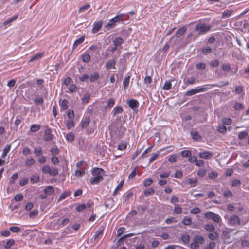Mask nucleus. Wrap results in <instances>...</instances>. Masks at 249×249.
Segmentation results:
<instances>
[{"instance_id": "obj_5", "label": "nucleus", "mask_w": 249, "mask_h": 249, "mask_svg": "<svg viewBox=\"0 0 249 249\" xmlns=\"http://www.w3.org/2000/svg\"><path fill=\"white\" fill-rule=\"evenodd\" d=\"M229 223L231 225H240V221L239 217L237 215L231 216L229 221Z\"/></svg>"}, {"instance_id": "obj_41", "label": "nucleus", "mask_w": 249, "mask_h": 249, "mask_svg": "<svg viewBox=\"0 0 249 249\" xmlns=\"http://www.w3.org/2000/svg\"><path fill=\"white\" fill-rule=\"evenodd\" d=\"M35 160L33 158H30L29 159H28L26 162H25V165L27 166H29L30 165H32L35 163Z\"/></svg>"}, {"instance_id": "obj_51", "label": "nucleus", "mask_w": 249, "mask_h": 249, "mask_svg": "<svg viewBox=\"0 0 249 249\" xmlns=\"http://www.w3.org/2000/svg\"><path fill=\"white\" fill-rule=\"evenodd\" d=\"M202 53L204 55H206L207 54L210 53L211 52V49L209 47H206V48H204L202 49Z\"/></svg>"}, {"instance_id": "obj_33", "label": "nucleus", "mask_w": 249, "mask_h": 249, "mask_svg": "<svg viewBox=\"0 0 249 249\" xmlns=\"http://www.w3.org/2000/svg\"><path fill=\"white\" fill-rule=\"evenodd\" d=\"M34 153L36 156L42 155V151L40 147H36L34 149Z\"/></svg>"}, {"instance_id": "obj_53", "label": "nucleus", "mask_w": 249, "mask_h": 249, "mask_svg": "<svg viewBox=\"0 0 249 249\" xmlns=\"http://www.w3.org/2000/svg\"><path fill=\"white\" fill-rule=\"evenodd\" d=\"M90 99V95L86 94L84 95V97L82 99V101L84 103H87L89 102Z\"/></svg>"}, {"instance_id": "obj_58", "label": "nucleus", "mask_w": 249, "mask_h": 249, "mask_svg": "<svg viewBox=\"0 0 249 249\" xmlns=\"http://www.w3.org/2000/svg\"><path fill=\"white\" fill-rule=\"evenodd\" d=\"M10 230L14 233H17L20 231V229L18 227H11Z\"/></svg>"}, {"instance_id": "obj_49", "label": "nucleus", "mask_w": 249, "mask_h": 249, "mask_svg": "<svg viewBox=\"0 0 249 249\" xmlns=\"http://www.w3.org/2000/svg\"><path fill=\"white\" fill-rule=\"evenodd\" d=\"M188 183L191 184L192 186H194L196 185V182H197V180L196 179H188L187 180Z\"/></svg>"}, {"instance_id": "obj_9", "label": "nucleus", "mask_w": 249, "mask_h": 249, "mask_svg": "<svg viewBox=\"0 0 249 249\" xmlns=\"http://www.w3.org/2000/svg\"><path fill=\"white\" fill-rule=\"evenodd\" d=\"M205 216L208 218H212L214 221L218 222V216L212 212L205 213Z\"/></svg>"}, {"instance_id": "obj_15", "label": "nucleus", "mask_w": 249, "mask_h": 249, "mask_svg": "<svg viewBox=\"0 0 249 249\" xmlns=\"http://www.w3.org/2000/svg\"><path fill=\"white\" fill-rule=\"evenodd\" d=\"M232 13V11L230 10H227L224 11L221 15V17L223 19H226L228 18Z\"/></svg>"}, {"instance_id": "obj_26", "label": "nucleus", "mask_w": 249, "mask_h": 249, "mask_svg": "<svg viewBox=\"0 0 249 249\" xmlns=\"http://www.w3.org/2000/svg\"><path fill=\"white\" fill-rule=\"evenodd\" d=\"M40 125L39 124H33L30 127V130L32 132H35L39 130Z\"/></svg>"}, {"instance_id": "obj_64", "label": "nucleus", "mask_w": 249, "mask_h": 249, "mask_svg": "<svg viewBox=\"0 0 249 249\" xmlns=\"http://www.w3.org/2000/svg\"><path fill=\"white\" fill-rule=\"evenodd\" d=\"M152 82V78L150 76H147L144 79V83L146 84H151Z\"/></svg>"}, {"instance_id": "obj_3", "label": "nucleus", "mask_w": 249, "mask_h": 249, "mask_svg": "<svg viewBox=\"0 0 249 249\" xmlns=\"http://www.w3.org/2000/svg\"><path fill=\"white\" fill-rule=\"evenodd\" d=\"M207 90L206 88H199L196 89H191L186 93V95L190 96L200 92L206 91Z\"/></svg>"}, {"instance_id": "obj_20", "label": "nucleus", "mask_w": 249, "mask_h": 249, "mask_svg": "<svg viewBox=\"0 0 249 249\" xmlns=\"http://www.w3.org/2000/svg\"><path fill=\"white\" fill-rule=\"evenodd\" d=\"M18 16L15 15V16L11 18H10L8 19V20H6L3 22V25H7L8 24H10L11 22L13 21L16 20L18 18Z\"/></svg>"}, {"instance_id": "obj_12", "label": "nucleus", "mask_w": 249, "mask_h": 249, "mask_svg": "<svg viewBox=\"0 0 249 249\" xmlns=\"http://www.w3.org/2000/svg\"><path fill=\"white\" fill-rule=\"evenodd\" d=\"M199 156L201 158L207 159L211 158L212 156V154L211 153L208 151H205L203 152H200L199 153Z\"/></svg>"}, {"instance_id": "obj_40", "label": "nucleus", "mask_w": 249, "mask_h": 249, "mask_svg": "<svg viewBox=\"0 0 249 249\" xmlns=\"http://www.w3.org/2000/svg\"><path fill=\"white\" fill-rule=\"evenodd\" d=\"M182 223L185 225H190L191 224V220L188 217H185L182 220Z\"/></svg>"}, {"instance_id": "obj_30", "label": "nucleus", "mask_w": 249, "mask_h": 249, "mask_svg": "<svg viewBox=\"0 0 249 249\" xmlns=\"http://www.w3.org/2000/svg\"><path fill=\"white\" fill-rule=\"evenodd\" d=\"M90 7V5L89 4H87L86 5L81 7L79 9V13L84 12L85 11L87 10Z\"/></svg>"}, {"instance_id": "obj_63", "label": "nucleus", "mask_w": 249, "mask_h": 249, "mask_svg": "<svg viewBox=\"0 0 249 249\" xmlns=\"http://www.w3.org/2000/svg\"><path fill=\"white\" fill-rule=\"evenodd\" d=\"M16 83V81L14 79H12L8 82L7 86L10 87H13L14 86Z\"/></svg>"}, {"instance_id": "obj_57", "label": "nucleus", "mask_w": 249, "mask_h": 249, "mask_svg": "<svg viewBox=\"0 0 249 249\" xmlns=\"http://www.w3.org/2000/svg\"><path fill=\"white\" fill-rule=\"evenodd\" d=\"M124 183V181H121L120 183L118 185V186L116 187V188L115 189V190L114 191V195H115V194L116 193V192L118 190L121 189L122 188V187L123 186Z\"/></svg>"}, {"instance_id": "obj_37", "label": "nucleus", "mask_w": 249, "mask_h": 249, "mask_svg": "<svg viewBox=\"0 0 249 249\" xmlns=\"http://www.w3.org/2000/svg\"><path fill=\"white\" fill-rule=\"evenodd\" d=\"M68 102L67 101V100H66L65 99H64L62 101L61 104V107L62 109L65 110L68 108Z\"/></svg>"}, {"instance_id": "obj_47", "label": "nucleus", "mask_w": 249, "mask_h": 249, "mask_svg": "<svg viewBox=\"0 0 249 249\" xmlns=\"http://www.w3.org/2000/svg\"><path fill=\"white\" fill-rule=\"evenodd\" d=\"M51 168L48 165L44 166L42 168V172L44 174L49 173L50 172Z\"/></svg>"}, {"instance_id": "obj_45", "label": "nucleus", "mask_w": 249, "mask_h": 249, "mask_svg": "<svg viewBox=\"0 0 249 249\" xmlns=\"http://www.w3.org/2000/svg\"><path fill=\"white\" fill-rule=\"evenodd\" d=\"M134 234H127V235H125L124 236H123L122 238H120L117 242V244L118 245H120V243L123 241L124 240V239H125V238H126L127 237H131Z\"/></svg>"}, {"instance_id": "obj_17", "label": "nucleus", "mask_w": 249, "mask_h": 249, "mask_svg": "<svg viewBox=\"0 0 249 249\" xmlns=\"http://www.w3.org/2000/svg\"><path fill=\"white\" fill-rule=\"evenodd\" d=\"M43 55V53H40L37 54H36V55H34V56H33L30 59V60L29 61V62H32L33 61L37 60L40 59L41 58H42Z\"/></svg>"}, {"instance_id": "obj_59", "label": "nucleus", "mask_w": 249, "mask_h": 249, "mask_svg": "<svg viewBox=\"0 0 249 249\" xmlns=\"http://www.w3.org/2000/svg\"><path fill=\"white\" fill-rule=\"evenodd\" d=\"M240 184H241V182L239 180L235 179L232 181V186L233 187L237 186L240 185Z\"/></svg>"}, {"instance_id": "obj_6", "label": "nucleus", "mask_w": 249, "mask_h": 249, "mask_svg": "<svg viewBox=\"0 0 249 249\" xmlns=\"http://www.w3.org/2000/svg\"><path fill=\"white\" fill-rule=\"evenodd\" d=\"M92 174L93 176H100L103 177L104 174V171L100 168H94L92 171Z\"/></svg>"}, {"instance_id": "obj_44", "label": "nucleus", "mask_w": 249, "mask_h": 249, "mask_svg": "<svg viewBox=\"0 0 249 249\" xmlns=\"http://www.w3.org/2000/svg\"><path fill=\"white\" fill-rule=\"evenodd\" d=\"M234 108L236 110H239L243 108V106L241 103H236L234 104Z\"/></svg>"}, {"instance_id": "obj_13", "label": "nucleus", "mask_w": 249, "mask_h": 249, "mask_svg": "<svg viewBox=\"0 0 249 249\" xmlns=\"http://www.w3.org/2000/svg\"><path fill=\"white\" fill-rule=\"evenodd\" d=\"M186 31V28L184 26L179 29L176 32L175 36L177 37H179L182 36Z\"/></svg>"}, {"instance_id": "obj_21", "label": "nucleus", "mask_w": 249, "mask_h": 249, "mask_svg": "<svg viewBox=\"0 0 249 249\" xmlns=\"http://www.w3.org/2000/svg\"><path fill=\"white\" fill-rule=\"evenodd\" d=\"M39 180V176L37 175H33L30 178V181L32 183H37Z\"/></svg>"}, {"instance_id": "obj_28", "label": "nucleus", "mask_w": 249, "mask_h": 249, "mask_svg": "<svg viewBox=\"0 0 249 249\" xmlns=\"http://www.w3.org/2000/svg\"><path fill=\"white\" fill-rule=\"evenodd\" d=\"M10 150V145H7L5 148L3 150V153L2 154L1 157L2 158H4L5 156L7 155V154L9 152Z\"/></svg>"}, {"instance_id": "obj_25", "label": "nucleus", "mask_w": 249, "mask_h": 249, "mask_svg": "<svg viewBox=\"0 0 249 249\" xmlns=\"http://www.w3.org/2000/svg\"><path fill=\"white\" fill-rule=\"evenodd\" d=\"M194 241L199 244H202L204 242V239L202 236H196L194 238Z\"/></svg>"}, {"instance_id": "obj_35", "label": "nucleus", "mask_w": 249, "mask_h": 249, "mask_svg": "<svg viewBox=\"0 0 249 249\" xmlns=\"http://www.w3.org/2000/svg\"><path fill=\"white\" fill-rule=\"evenodd\" d=\"M248 135V133L246 131H242L238 134V138L240 140H242Z\"/></svg>"}, {"instance_id": "obj_60", "label": "nucleus", "mask_w": 249, "mask_h": 249, "mask_svg": "<svg viewBox=\"0 0 249 249\" xmlns=\"http://www.w3.org/2000/svg\"><path fill=\"white\" fill-rule=\"evenodd\" d=\"M58 173L57 169L56 168H53L52 170L51 169L49 174L51 176H56Z\"/></svg>"}, {"instance_id": "obj_4", "label": "nucleus", "mask_w": 249, "mask_h": 249, "mask_svg": "<svg viewBox=\"0 0 249 249\" xmlns=\"http://www.w3.org/2000/svg\"><path fill=\"white\" fill-rule=\"evenodd\" d=\"M220 40L222 45L227 44L231 41L230 36L226 33H222L220 36Z\"/></svg>"}, {"instance_id": "obj_62", "label": "nucleus", "mask_w": 249, "mask_h": 249, "mask_svg": "<svg viewBox=\"0 0 249 249\" xmlns=\"http://www.w3.org/2000/svg\"><path fill=\"white\" fill-rule=\"evenodd\" d=\"M158 156H159V154L158 153H154L152 156V157L150 158V159L149 160V162L151 163L153 161H154Z\"/></svg>"}, {"instance_id": "obj_46", "label": "nucleus", "mask_w": 249, "mask_h": 249, "mask_svg": "<svg viewBox=\"0 0 249 249\" xmlns=\"http://www.w3.org/2000/svg\"><path fill=\"white\" fill-rule=\"evenodd\" d=\"M130 79V76H128L124 79V80L123 82V85H124L125 89L126 88L127 86L129 84Z\"/></svg>"}, {"instance_id": "obj_32", "label": "nucleus", "mask_w": 249, "mask_h": 249, "mask_svg": "<svg viewBox=\"0 0 249 249\" xmlns=\"http://www.w3.org/2000/svg\"><path fill=\"white\" fill-rule=\"evenodd\" d=\"M14 244V240L13 239L8 240L4 246V248L8 249Z\"/></svg>"}, {"instance_id": "obj_11", "label": "nucleus", "mask_w": 249, "mask_h": 249, "mask_svg": "<svg viewBox=\"0 0 249 249\" xmlns=\"http://www.w3.org/2000/svg\"><path fill=\"white\" fill-rule=\"evenodd\" d=\"M90 122V119L89 117L86 116L84 117L81 123V127L83 128H84L86 127L88 124H89V123Z\"/></svg>"}, {"instance_id": "obj_34", "label": "nucleus", "mask_w": 249, "mask_h": 249, "mask_svg": "<svg viewBox=\"0 0 249 249\" xmlns=\"http://www.w3.org/2000/svg\"><path fill=\"white\" fill-rule=\"evenodd\" d=\"M154 193V190L153 188H149L147 190L144 191V195L146 196H149Z\"/></svg>"}, {"instance_id": "obj_36", "label": "nucleus", "mask_w": 249, "mask_h": 249, "mask_svg": "<svg viewBox=\"0 0 249 249\" xmlns=\"http://www.w3.org/2000/svg\"><path fill=\"white\" fill-rule=\"evenodd\" d=\"M82 60L84 62H88L90 59V56L89 54L85 53L82 56Z\"/></svg>"}, {"instance_id": "obj_27", "label": "nucleus", "mask_w": 249, "mask_h": 249, "mask_svg": "<svg viewBox=\"0 0 249 249\" xmlns=\"http://www.w3.org/2000/svg\"><path fill=\"white\" fill-rule=\"evenodd\" d=\"M99 78V75L98 73H94L93 74L90 75V81L91 82H93L96 80H97Z\"/></svg>"}, {"instance_id": "obj_43", "label": "nucleus", "mask_w": 249, "mask_h": 249, "mask_svg": "<svg viewBox=\"0 0 249 249\" xmlns=\"http://www.w3.org/2000/svg\"><path fill=\"white\" fill-rule=\"evenodd\" d=\"M223 195L225 198H229L232 195V194L230 190H225L223 192Z\"/></svg>"}, {"instance_id": "obj_31", "label": "nucleus", "mask_w": 249, "mask_h": 249, "mask_svg": "<svg viewBox=\"0 0 249 249\" xmlns=\"http://www.w3.org/2000/svg\"><path fill=\"white\" fill-rule=\"evenodd\" d=\"M66 139L69 142H72L74 139V135L72 133H69L66 135Z\"/></svg>"}, {"instance_id": "obj_48", "label": "nucleus", "mask_w": 249, "mask_h": 249, "mask_svg": "<svg viewBox=\"0 0 249 249\" xmlns=\"http://www.w3.org/2000/svg\"><path fill=\"white\" fill-rule=\"evenodd\" d=\"M70 195V192H64L60 195L59 200L65 199V198H66Z\"/></svg>"}, {"instance_id": "obj_2", "label": "nucleus", "mask_w": 249, "mask_h": 249, "mask_svg": "<svg viewBox=\"0 0 249 249\" xmlns=\"http://www.w3.org/2000/svg\"><path fill=\"white\" fill-rule=\"evenodd\" d=\"M210 27L204 24H199L197 25L195 29L196 31L199 32V35L204 33L209 30Z\"/></svg>"}, {"instance_id": "obj_10", "label": "nucleus", "mask_w": 249, "mask_h": 249, "mask_svg": "<svg viewBox=\"0 0 249 249\" xmlns=\"http://www.w3.org/2000/svg\"><path fill=\"white\" fill-rule=\"evenodd\" d=\"M102 26V22H95L94 24V26L93 29L92 30V32L93 33H95L97 32L100 29H101Z\"/></svg>"}, {"instance_id": "obj_1", "label": "nucleus", "mask_w": 249, "mask_h": 249, "mask_svg": "<svg viewBox=\"0 0 249 249\" xmlns=\"http://www.w3.org/2000/svg\"><path fill=\"white\" fill-rule=\"evenodd\" d=\"M124 14H119L109 20L108 23L105 26V27L109 30L113 28L116 25V23L123 20Z\"/></svg>"}, {"instance_id": "obj_19", "label": "nucleus", "mask_w": 249, "mask_h": 249, "mask_svg": "<svg viewBox=\"0 0 249 249\" xmlns=\"http://www.w3.org/2000/svg\"><path fill=\"white\" fill-rule=\"evenodd\" d=\"M44 192L45 194L50 195L53 193L54 188L53 186H48L44 189Z\"/></svg>"}, {"instance_id": "obj_29", "label": "nucleus", "mask_w": 249, "mask_h": 249, "mask_svg": "<svg viewBox=\"0 0 249 249\" xmlns=\"http://www.w3.org/2000/svg\"><path fill=\"white\" fill-rule=\"evenodd\" d=\"M191 134L192 136V138L194 140H198L200 137L198 135V132L195 131H192L191 132Z\"/></svg>"}, {"instance_id": "obj_22", "label": "nucleus", "mask_w": 249, "mask_h": 249, "mask_svg": "<svg viewBox=\"0 0 249 249\" xmlns=\"http://www.w3.org/2000/svg\"><path fill=\"white\" fill-rule=\"evenodd\" d=\"M221 67L222 70L225 72L229 71L231 70V65L229 63H225L222 64Z\"/></svg>"}, {"instance_id": "obj_42", "label": "nucleus", "mask_w": 249, "mask_h": 249, "mask_svg": "<svg viewBox=\"0 0 249 249\" xmlns=\"http://www.w3.org/2000/svg\"><path fill=\"white\" fill-rule=\"evenodd\" d=\"M181 154L182 157H190L191 155V152L189 150H184L181 152Z\"/></svg>"}, {"instance_id": "obj_24", "label": "nucleus", "mask_w": 249, "mask_h": 249, "mask_svg": "<svg viewBox=\"0 0 249 249\" xmlns=\"http://www.w3.org/2000/svg\"><path fill=\"white\" fill-rule=\"evenodd\" d=\"M123 111V108L121 106H118L114 108L113 109V115H116L118 114L122 113Z\"/></svg>"}, {"instance_id": "obj_8", "label": "nucleus", "mask_w": 249, "mask_h": 249, "mask_svg": "<svg viewBox=\"0 0 249 249\" xmlns=\"http://www.w3.org/2000/svg\"><path fill=\"white\" fill-rule=\"evenodd\" d=\"M103 179V177L100 176H94L91 178L90 182L91 184H98L100 181Z\"/></svg>"}, {"instance_id": "obj_55", "label": "nucleus", "mask_w": 249, "mask_h": 249, "mask_svg": "<svg viewBox=\"0 0 249 249\" xmlns=\"http://www.w3.org/2000/svg\"><path fill=\"white\" fill-rule=\"evenodd\" d=\"M23 198V196L22 194H17L14 197V199L16 201H21Z\"/></svg>"}, {"instance_id": "obj_39", "label": "nucleus", "mask_w": 249, "mask_h": 249, "mask_svg": "<svg viewBox=\"0 0 249 249\" xmlns=\"http://www.w3.org/2000/svg\"><path fill=\"white\" fill-rule=\"evenodd\" d=\"M182 241L186 243L187 244L189 243L190 241V236L188 234H184L182 236Z\"/></svg>"}, {"instance_id": "obj_16", "label": "nucleus", "mask_w": 249, "mask_h": 249, "mask_svg": "<svg viewBox=\"0 0 249 249\" xmlns=\"http://www.w3.org/2000/svg\"><path fill=\"white\" fill-rule=\"evenodd\" d=\"M85 39V36H82L79 39H77L74 43L73 46V49H75L77 46L81 44L83 42Z\"/></svg>"}, {"instance_id": "obj_18", "label": "nucleus", "mask_w": 249, "mask_h": 249, "mask_svg": "<svg viewBox=\"0 0 249 249\" xmlns=\"http://www.w3.org/2000/svg\"><path fill=\"white\" fill-rule=\"evenodd\" d=\"M128 104L131 108L134 109L138 106V102L135 100L132 99L129 101Z\"/></svg>"}, {"instance_id": "obj_7", "label": "nucleus", "mask_w": 249, "mask_h": 249, "mask_svg": "<svg viewBox=\"0 0 249 249\" xmlns=\"http://www.w3.org/2000/svg\"><path fill=\"white\" fill-rule=\"evenodd\" d=\"M51 130L50 128H47L45 131V136L44 139L46 141H50L52 139L51 135Z\"/></svg>"}, {"instance_id": "obj_38", "label": "nucleus", "mask_w": 249, "mask_h": 249, "mask_svg": "<svg viewBox=\"0 0 249 249\" xmlns=\"http://www.w3.org/2000/svg\"><path fill=\"white\" fill-rule=\"evenodd\" d=\"M171 83L170 81H166L164 85V86L163 87V89L164 90H169L171 88Z\"/></svg>"}, {"instance_id": "obj_56", "label": "nucleus", "mask_w": 249, "mask_h": 249, "mask_svg": "<svg viewBox=\"0 0 249 249\" xmlns=\"http://www.w3.org/2000/svg\"><path fill=\"white\" fill-rule=\"evenodd\" d=\"M214 228L213 225L207 224L205 226V229L209 231H212L214 230Z\"/></svg>"}, {"instance_id": "obj_52", "label": "nucleus", "mask_w": 249, "mask_h": 249, "mask_svg": "<svg viewBox=\"0 0 249 249\" xmlns=\"http://www.w3.org/2000/svg\"><path fill=\"white\" fill-rule=\"evenodd\" d=\"M232 120L230 118H224L222 120V123L226 125L230 124L231 123Z\"/></svg>"}, {"instance_id": "obj_50", "label": "nucleus", "mask_w": 249, "mask_h": 249, "mask_svg": "<svg viewBox=\"0 0 249 249\" xmlns=\"http://www.w3.org/2000/svg\"><path fill=\"white\" fill-rule=\"evenodd\" d=\"M174 212L177 214H180L182 213V208L178 205H176L175 206Z\"/></svg>"}, {"instance_id": "obj_23", "label": "nucleus", "mask_w": 249, "mask_h": 249, "mask_svg": "<svg viewBox=\"0 0 249 249\" xmlns=\"http://www.w3.org/2000/svg\"><path fill=\"white\" fill-rule=\"evenodd\" d=\"M113 42L116 46H119L123 43L124 41L122 38L117 37L113 41Z\"/></svg>"}, {"instance_id": "obj_61", "label": "nucleus", "mask_w": 249, "mask_h": 249, "mask_svg": "<svg viewBox=\"0 0 249 249\" xmlns=\"http://www.w3.org/2000/svg\"><path fill=\"white\" fill-rule=\"evenodd\" d=\"M74 125V122L72 120H70L68 122L67 126L68 129H71L72 127H73Z\"/></svg>"}, {"instance_id": "obj_54", "label": "nucleus", "mask_w": 249, "mask_h": 249, "mask_svg": "<svg viewBox=\"0 0 249 249\" xmlns=\"http://www.w3.org/2000/svg\"><path fill=\"white\" fill-rule=\"evenodd\" d=\"M86 208V206L85 204H81L78 205L76 208V210L78 212H81L84 210Z\"/></svg>"}, {"instance_id": "obj_14", "label": "nucleus", "mask_w": 249, "mask_h": 249, "mask_svg": "<svg viewBox=\"0 0 249 249\" xmlns=\"http://www.w3.org/2000/svg\"><path fill=\"white\" fill-rule=\"evenodd\" d=\"M115 62L113 60H109L107 61L106 66L107 69H110L112 68H115Z\"/></svg>"}]
</instances>
